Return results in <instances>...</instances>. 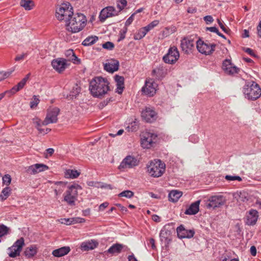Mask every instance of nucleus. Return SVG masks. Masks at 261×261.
Here are the masks:
<instances>
[{
	"label": "nucleus",
	"instance_id": "f257e3e1",
	"mask_svg": "<svg viewBox=\"0 0 261 261\" xmlns=\"http://www.w3.org/2000/svg\"><path fill=\"white\" fill-rule=\"evenodd\" d=\"M109 82L100 76L95 77L90 83L89 90L93 97H100L110 90Z\"/></svg>",
	"mask_w": 261,
	"mask_h": 261
},
{
	"label": "nucleus",
	"instance_id": "f03ea898",
	"mask_svg": "<svg viewBox=\"0 0 261 261\" xmlns=\"http://www.w3.org/2000/svg\"><path fill=\"white\" fill-rule=\"evenodd\" d=\"M87 19L82 13H76L68 21L66 24V29L72 33H77L81 31L85 26Z\"/></svg>",
	"mask_w": 261,
	"mask_h": 261
},
{
	"label": "nucleus",
	"instance_id": "7ed1b4c3",
	"mask_svg": "<svg viewBox=\"0 0 261 261\" xmlns=\"http://www.w3.org/2000/svg\"><path fill=\"white\" fill-rule=\"evenodd\" d=\"M245 97L250 100H255L261 96V88L255 82H248L243 89Z\"/></svg>",
	"mask_w": 261,
	"mask_h": 261
},
{
	"label": "nucleus",
	"instance_id": "20e7f679",
	"mask_svg": "<svg viewBox=\"0 0 261 261\" xmlns=\"http://www.w3.org/2000/svg\"><path fill=\"white\" fill-rule=\"evenodd\" d=\"M166 165L160 160H154L147 165L148 172L151 176L154 177L161 176L165 171Z\"/></svg>",
	"mask_w": 261,
	"mask_h": 261
},
{
	"label": "nucleus",
	"instance_id": "39448f33",
	"mask_svg": "<svg viewBox=\"0 0 261 261\" xmlns=\"http://www.w3.org/2000/svg\"><path fill=\"white\" fill-rule=\"evenodd\" d=\"M73 15V8L68 2L63 3L56 10V16L59 20H65L66 23Z\"/></svg>",
	"mask_w": 261,
	"mask_h": 261
},
{
	"label": "nucleus",
	"instance_id": "423d86ee",
	"mask_svg": "<svg viewBox=\"0 0 261 261\" xmlns=\"http://www.w3.org/2000/svg\"><path fill=\"white\" fill-rule=\"evenodd\" d=\"M81 189V187L77 184L69 186L68 190L64 194V201L69 206H74L78 195L77 190Z\"/></svg>",
	"mask_w": 261,
	"mask_h": 261
},
{
	"label": "nucleus",
	"instance_id": "0eeeda50",
	"mask_svg": "<svg viewBox=\"0 0 261 261\" xmlns=\"http://www.w3.org/2000/svg\"><path fill=\"white\" fill-rule=\"evenodd\" d=\"M59 113L60 109L57 107H50L48 109L46 117L42 122V125H47L50 123H56L58 121V115Z\"/></svg>",
	"mask_w": 261,
	"mask_h": 261
},
{
	"label": "nucleus",
	"instance_id": "6e6552de",
	"mask_svg": "<svg viewBox=\"0 0 261 261\" xmlns=\"http://www.w3.org/2000/svg\"><path fill=\"white\" fill-rule=\"evenodd\" d=\"M196 43V47L199 52L206 55L212 54L215 50L216 46L214 43L211 44L206 41L204 42L201 40H198Z\"/></svg>",
	"mask_w": 261,
	"mask_h": 261
},
{
	"label": "nucleus",
	"instance_id": "1a4fd4ad",
	"mask_svg": "<svg viewBox=\"0 0 261 261\" xmlns=\"http://www.w3.org/2000/svg\"><path fill=\"white\" fill-rule=\"evenodd\" d=\"M179 54L176 47L169 48L168 53L163 57V60L166 63L174 64L179 59Z\"/></svg>",
	"mask_w": 261,
	"mask_h": 261
},
{
	"label": "nucleus",
	"instance_id": "9d476101",
	"mask_svg": "<svg viewBox=\"0 0 261 261\" xmlns=\"http://www.w3.org/2000/svg\"><path fill=\"white\" fill-rule=\"evenodd\" d=\"M24 245V240L23 238L17 240L11 247L8 248L9 256L12 258L19 256Z\"/></svg>",
	"mask_w": 261,
	"mask_h": 261
},
{
	"label": "nucleus",
	"instance_id": "9b49d317",
	"mask_svg": "<svg viewBox=\"0 0 261 261\" xmlns=\"http://www.w3.org/2000/svg\"><path fill=\"white\" fill-rule=\"evenodd\" d=\"M137 159L132 155L126 156L121 162L118 168L121 170H123L127 168H132L138 165Z\"/></svg>",
	"mask_w": 261,
	"mask_h": 261
},
{
	"label": "nucleus",
	"instance_id": "f8f14e48",
	"mask_svg": "<svg viewBox=\"0 0 261 261\" xmlns=\"http://www.w3.org/2000/svg\"><path fill=\"white\" fill-rule=\"evenodd\" d=\"M157 87L158 84L152 79H149L146 81L142 91L145 95L152 96L156 93Z\"/></svg>",
	"mask_w": 261,
	"mask_h": 261
},
{
	"label": "nucleus",
	"instance_id": "ddd939ff",
	"mask_svg": "<svg viewBox=\"0 0 261 261\" xmlns=\"http://www.w3.org/2000/svg\"><path fill=\"white\" fill-rule=\"evenodd\" d=\"M157 135L151 133H145L141 139V144L144 148H149L155 143Z\"/></svg>",
	"mask_w": 261,
	"mask_h": 261
},
{
	"label": "nucleus",
	"instance_id": "4468645a",
	"mask_svg": "<svg viewBox=\"0 0 261 261\" xmlns=\"http://www.w3.org/2000/svg\"><path fill=\"white\" fill-rule=\"evenodd\" d=\"M119 13L114 7L108 6L101 11L99 18L101 22H103L107 18L117 16Z\"/></svg>",
	"mask_w": 261,
	"mask_h": 261
},
{
	"label": "nucleus",
	"instance_id": "2eb2a0df",
	"mask_svg": "<svg viewBox=\"0 0 261 261\" xmlns=\"http://www.w3.org/2000/svg\"><path fill=\"white\" fill-rule=\"evenodd\" d=\"M53 68L59 73L63 72L69 65L67 60L62 58L54 59L51 62Z\"/></svg>",
	"mask_w": 261,
	"mask_h": 261
},
{
	"label": "nucleus",
	"instance_id": "dca6fc26",
	"mask_svg": "<svg viewBox=\"0 0 261 261\" xmlns=\"http://www.w3.org/2000/svg\"><path fill=\"white\" fill-rule=\"evenodd\" d=\"M225 200L221 195L211 196L206 203L207 208H215L219 207L224 204Z\"/></svg>",
	"mask_w": 261,
	"mask_h": 261
},
{
	"label": "nucleus",
	"instance_id": "f3484780",
	"mask_svg": "<svg viewBox=\"0 0 261 261\" xmlns=\"http://www.w3.org/2000/svg\"><path fill=\"white\" fill-rule=\"evenodd\" d=\"M141 116L147 122H151L156 118V113L153 108L146 107L142 111Z\"/></svg>",
	"mask_w": 261,
	"mask_h": 261
},
{
	"label": "nucleus",
	"instance_id": "a211bd4d",
	"mask_svg": "<svg viewBox=\"0 0 261 261\" xmlns=\"http://www.w3.org/2000/svg\"><path fill=\"white\" fill-rule=\"evenodd\" d=\"M222 69L225 72L229 75H233L238 73L240 69L236 66L233 65L230 60H225L222 64Z\"/></svg>",
	"mask_w": 261,
	"mask_h": 261
},
{
	"label": "nucleus",
	"instance_id": "6ab92c4d",
	"mask_svg": "<svg viewBox=\"0 0 261 261\" xmlns=\"http://www.w3.org/2000/svg\"><path fill=\"white\" fill-rule=\"evenodd\" d=\"M48 169V167L43 164H35L29 166L27 169V172L31 174H35L40 172Z\"/></svg>",
	"mask_w": 261,
	"mask_h": 261
},
{
	"label": "nucleus",
	"instance_id": "aec40b11",
	"mask_svg": "<svg viewBox=\"0 0 261 261\" xmlns=\"http://www.w3.org/2000/svg\"><path fill=\"white\" fill-rule=\"evenodd\" d=\"M194 45L193 39L188 37H184L180 42V47L183 51L186 54H189Z\"/></svg>",
	"mask_w": 261,
	"mask_h": 261
},
{
	"label": "nucleus",
	"instance_id": "412c9836",
	"mask_svg": "<svg viewBox=\"0 0 261 261\" xmlns=\"http://www.w3.org/2000/svg\"><path fill=\"white\" fill-rule=\"evenodd\" d=\"M167 73V69L164 64H160L152 71L151 74L155 76L156 79L161 80L164 77Z\"/></svg>",
	"mask_w": 261,
	"mask_h": 261
},
{
	"label": "nucleus",
	"instance_id": "4be33fe9",
	"mask_svg": "<svg viewBox=\"0 0 261 261\" xmlns=\"http://www.w3.org/2000/svg\"><path fill=\"white\" fill-rule=\"evenodd\" d=\"M119 62L115 59H111L104 65V69L109 72L113 73L119 69Z\"/></svg>",
	"mask_w": 261,
	"mask_h": 261
},
{
	"label": "nucleus",
	"instance_id": "5701e85b",
	"mask_svg": "<svg viewBox=\"0 0 261 261\" xmlns=\"http://www.w3.org/2000/svg\"><path fill=\"white\" fill-rule=\"evenodd\" d=\"M177 233L179 238H191L194 234V231L193 230L186 229L182 225H180L177 228Z\"/></svg>",
	"mask_w": 261,
	"mask_h": 261
},
{
	"label": "nucleus",
	"instance_id": "b1692460",
	"mask_svg": "<svg viewBox=\"0 0 261 261\" xmlns=\"http://www.w3.org/2000/svg\"><path fill=\"white\" fill-rule=\"evenodd\" d=\"M30 75V73H28L17 85L14 86L10 91H6V93H11L13 94L22 89L29 80Z\"/></svg>",
	"mask_w": 261,
	"mask_h": 261
},
{
	"label": "nucleus",
	"instance_id": "393cba45",
	"mask_svg": "<svg viewBox=\"0 0 261 261\" xmlns=\"http://www.w3.org/2000/svg\"><path fill=\"white\" fill-rule=\"evenodd\" d=\"M258 212L254 210H251L249 211L247 216L246 224L248 225H254L256 224L258 219Z\"/></svg>",
	"mask_w": 261,
	"mask_h": 261
},
{
	"label": "nucleus",
	"instance_id": "a878e982",
	"mask_svg": "<svg viewBox=\"0 0 261 261\" xmlns=\"http://www.w3.org/2000/svg\"><path fill=\"white\" fill-rule=\"evenodd\" d=\"M200 200H197L192 203L188 208L185 212V214L189 215H194L196 214L199 211V204Z\"/></svg>",
	"mask_w": 261,
	"mask_h": 261
},
{
	"label": "nucleus",
	"instance_id": "bb28decb",
	"mask_svg": "<svg viewBox=\"0 0 261 261\" xmlns=\"http://www.w3.org/2000/svg\"><path fill=\"white\" fill-rule=\"evenodd\" d=\"M98 244V242L96 241H88L82 243L81 245V248L83 251L93 250L97 246Z\"/></svg>",
	"mask_w": 261,
	"mask_h": 261
},
{
	"label": "nucleus",
	"instance_id": "cd10ccee",
	"mask_svg": "<svg viewBox=\"0 0 261 261\" xmlns=\"http://www.w3.org/2000/svg\"><path fill=\"white\" fill-rule=\"evenodd\" d=\"M115 81L116 82V92L118 94H121L124 88V79L122 76L116 75L114 77Z\"/></svg>",
	"mask_w": 261,
	"mask_h": 261
},
{
	"label": "nucleus",
	"instance_id": "c85d7f7f",
	"mask_svg": "<svg viewBox=\"0 0 261 261\" xmlns=\"http://www.w3.org/2000/svg\"><path fill=\"white\" fill-rule=\"evenodd\" d=\"M70 250V249L69 247L65 246L54 250L52 254L56 257H61L66 255Z\"/></svg>",
	"mask_w": 261,
	"mask_h": 261
},
{
	"label": "nucleus",
	"instance_id": "c756f323",
	"mask_svg": "<svg viewBox=\"0 0 261 261\" xmlns=\"http://www.w3.org/2000/svg\"><path fill=\"white\" fill-rule=\"evenodd\" d=\"M123 247V245L122 244H115L113 245L107 251H105V253L119 254L121 252Z\"/></svg>",
	"mask_w": 261,
	"mask_h": 261
},
{
	"label": "nucleus",
	"instance_id": "7c9ffc66",
	"mask_svg": "<svg viewBox=\"0 0 261 261\" xmlns=\"http://www.w3.org/2000/svg\"><path fill=\"white\" fill-rule=\"evenodd\" d=\"M37 252V248L35 245H31L25 248L24 254L28 258L34 256Z\"/></svg>",
	"mask_w": 261,
	"mask_h": 261
},
{
	"label": "nucleus",
	"instance_id": "2f4dec72",
	"mask_svg": "<svg viewBox=\"0 0 261 261\" xmlns=\"http://www.w3.org/2000/svg\"><path fill=\"white\" fill-rule=\"evenodd\" d=\"M182 195V193L179 191L172 190L169 193V200L173 202H176Z\"/></svg>",
	"mask_w": 261,
	"mask_h": 261
},
{
	"label": "nucleus",
	"instance_id": "473e14b6",
	"mask_svg": "<svg viewBox=\"0 0 261 261\" xmlns=\"http://www.w3.org/2000/svg\"><path fill=\"white\" fill-rule=\"evenodd\" d=\"M80 175V172L75 170L68 169L65 172V177L67 178H76Z\"/></svg>",
	"mask_w": 261,
	"mask_h": 261
},
{
	"label": "nucleus",
	"instance_id": "72a5a7b5",
	"mask_svg": "<svg viewBox=\"0 0 261 261\" xmlns=\"http://www.w3.org/2000/svg\"><path fill=\"white\" fill-rule=\"evenodd\" d=\"M20 5L25 10H31L34 7V4L32 0H21Z\"/></svg>",
	"mask_w": 261,
	"mask_h": 261
},
{
	"label": "nucleus",
	"instance_id": "f704fd0d",
	"mask_svg": "<svg viewBox=\"0 0 261 261\" xmlns=\"http://www.w3.org/2000/svg\"><path fill=\"white\" fill-rule=\"evenodd\" d=\"M65 55L68 58V59L67 60V62L72 61L73 63H75V61H79L72 49H68L66 50V51L65 52Z\"/></svg>",
	"mask_w": 261,
	"mask_h": 261
},
{
	"label": "nucleus",
	"instance_id": "c9c22d12",
	"mask_svg": "<svg viewBox=\"0 0 261 261\" xmlns=\"http://www.w3.org/2000/svg\"><path fill=\"white\" fill-rule=\"evenodd\" d=\"M98 39L96 36H91L86 38L82 42L84 46H89L95 43Z\"/></svg>",
	"mask_w": 261,
	"mask_h": 261
},
{
	"label": "nucleus",
	"instance_id": "e433bc0d",
	"mask_svg": "<svg viewBox=\"0 0 261 261\" xmlns=\"http://www.w3.org/2000/svg\"><path fill=\"white\" fill-rule=\"evenodd\" d=\"M170 235V232L166 229H163L161 230L160 236L161 238V240L162 241H165L168 243V242L170 241V239H169V236Z\"/></svg>",
	"mask_w": 261,
	"mask_h": 261
},
{
	"label": "nucleus",
	"instance_id": "4c0bfd02",
	"mask_svg": "<svg viewBox=\"0 0 261 261\" xmlns=\"http://www.w3.org/2000/svg\"><path fill=\"white\" fill-rule=\"evenodd\" d=\"M81 88L78 84H76L72 87V89L70 92V96L72 98H75L76 96L81 92Z\"/></svg>",
	"mask_w": 261,
	"mask_h": 261
},
{
	"label": "nucleus",
	"instance_id": "58836bf2",
	"mask_svg": "<svg viewBox=\"0 0 261 261\" xmlns=\"http://www.w3.org/2000/svg\"><path fill=\"white\" fill-rule=\"evenodd\" d=\"M10 192H11V189L9 187H7L5 188L3 190L2 193L0 195V198H1V200L2 201L6 200L10 195Z\"/></svg>",
	"mask_w": 261,
	"mask_h": 261
},
{
	"label": "nucleus",
	"instance_id": "ea45409f",
	"mask_svg": "<svg viewBox=\"0 0 261 261\" xmlns=\"http://www.w3.org/2000/svg\"><path fill=\"white\" fill-rule=\"evenodd\" d=\"M147 33L144 28L140 29L138 32L135 35L134 39L135 40H140L143 38Z\"/></svg>",
	"mask_w": 261,
	"mask_h": 261
},
{
	"label": "nucleus",
	"instance_id": "a19ab883",
	"mask_svg": "<svg viewBox=\"0 0 261 261\" xmlns=\"http://www.w3.org/2000/svg\"><path fill=\"white\" fill-rule=\"evenodd\" d=\"M117 7L119 9V13L127 5L126 0H117Z\"/></svg>",
	"mask_w": 261,
	"mask_h": 261
},
{
	"label": "nucleus",
	"instance_id": "79ce46f5",
	"mask_svg": "<svg viewBox=\"0 0 261 261\" xmlns=\"http://www.w3.org/2000/svg\"><path fill=\"white\" fill-rule=\"evenodd\" d=\"M61 223L66 224V225H70L72 224H74L77 222L78 221L76 220V219L75 218H68V219H61Z\"/></svg>",
	"mask_w": 261,
	"mask_h": 261
},
{
	"label": "nucleus",
	"instance_id": "37998d69",
	"mask_svg": "<svg viewBox=\"0 0 261 261\" xmlns=\"http://www.w3.org/2000/svg\"><path fill=\"white\" fill-rule=\"evenodd\" d=\"M14 69L8 70L7 71H0V81L8 77L14 71Z\"/></svg>",
	"mask_w": 261,
	"mask_h": 261
},
{
	"label": "nucleus",
	"instance_id": "c03bdc74",
	"mask_svg": "<svg viewBox=\"0 0 261 261\" xmlns=\"http://www.w3.org/2000/svg\"><path fill=\"white\" fill-rule=\"evenodd\" d=\"M39 101H40V100H39V98L37 96L34 95L33 96L32 100L30 102L31 108L34 109V108L36 107L37 106L38 104L39 103Z\"/></svg>",
	"mask_w": 261,
	"mask_h": 261
},
{
	"label": "nucleus",
	"instance_id": "a18cd8bd",
	"mask_svg": "<svg viewBox=\"0 0 261 261\" xmlns=\"http://www.w3.org/2000/svg\"><path fill=\"white\" fill-rule=\"evenodd\" d=\"M133 195L134 193L129 190L124 191L119 194L120 197H125L127 198H131Z\"/></svg>",
	"mask_w": 261,
	"mask_h": 261
},
{
	"label": "nucleus",
	"instance_id": "49530a36",
	"mask_svg": "<svg viewBox=\"0 0 261 261\" xmlns=\"http://www.w3.org/2000/svg\"><path fill=\"white\" fill-rule=\"evenodd\" d=\"M225 179H226L227 180H228V181L237 180L239 181H241L242 180V179L240 176H237V175L232 176V175H227L225 176Z\"/></svg>",
	"mask_w": 261,
	"mask_h": 261
},
{
	"label": "nucleus",
	"instance_id": "de8ad7c7",
	"mask_svg": "<svg viewBox=\"0 0 261 261\" xmlns=\"http://www.w3.org/2000/svg\"><path fill=\"white\" fill-rule=\"evenodd\" d=\"M102 47L105 49L111 50L114 48V44L113 42L108 41L102 44Z\"/></svg>",
	"mask_w": 261,
	"mask_h": 261
},
{
	"label": "nucleus",
	"instance_id": "09e8293b",
	"mask_svg": "<svg viewBox=\"0 0 261 261\" xmlns=\"http://www.w3.org/2000/svg\"><path fill=\"white\" fill-rule=\"evenodd\" d=\"M8 231V228L5 225H0V237H2L6 235Z\"/></svg>",
	"mask_w": 261,
	"mask_h": 261
},
{
	"label": "nucleus",
	"instance_id": "8fccbe9b",
	"mask_svg": "<svg viewBox=\"0 0 261 261\" xmlns=\"http://www.w3.org/2000/svg\"><path fill=\"white\" fill-rule=\"evenodd\" d=\"M11 181V177L9 174H6L3 177V182L4 184L8 186Z\"/></svg>",
	"mask_w": 261,
	"mask_h": 261
},
{
	"label": "nucleus",
	"instance_id": "3c124183",
	"mask_svg": "<svg viewBox=\"0 0 261 261\" xmlns=\"http://www.w3.org/2000/svg\"><path fill=\"white\" fill-rule=\"evenodd\" d=\"M136 14V13H134L132 15L126 20L125 23V27L129 25L134 20V16Z\"/></svg>",
	"mask_w": 261,
	"mask_h": 261
},
{
	"label": "nucleus",
	"instance_id": "603ef678",
	"mask_svg": "<svg viewBox=\"0 0 261 261\" xmlns=\"http://www.w3.org/2000/svg\"><path fill=\"white\" fill-rule=\"evenodd\" d=\"M127 27H125L122 30H121L120 32V38L119 39V41H120L121 40H123V39H124L125 38V34L127 32Z\"/></svg>",
	"mask_w": 261,
	"mask_h": 261
},
{
	"label": "nucleus",
	"instance_id": "864d4df0",
	"mask_svg": "<svg viewBox=\"0 0 261 261\" xmlns=\"http://www.w3.org/2000/svg\"><path fill=\"white\" fill-rule=\"evenodd\" d=\"M28 55L27 53H23L21 55H18L15 58V60L16 61H19L20 60H23L25 57H26Z\"/></svg>",
	"mask_w": 261,
	"mask_h": 261
},
{
	"label": "nucleus",
	"instance_id": "5fc2aeb1",
	"mask_svg": "<svg viewBox=\"0 0 261 261\" xmlns=\"http://www.w3.org/2000/svg\"><path fill=\"white\" fill-rule=\"evenodd\" d=\"M207 24L211 23L214 21L213 17L211 15H207L203 18Z\"/></svg>",
	"mask_w": 261,
	"mask_h": 261
},
{
	"label": "nucleus",
	"instance_id": "6e6d98bb",
	"mask_svg": "<svg viewBox=\"0 0 261 261\" xmlns=\"http://www.w3.org/2000/svg\"><path fill=\"white\" fill-rule=\"evenodd\" d=\"M218 24L221 28V29L226 33H227L228 32V29L225 27L224 25L223 24V22H222L219 19H218Z\"/></svg>",
	"mask_w": 261,
	"mask_h": 261
},
{
	"label": "nucleus",
	"instance_id": "4d7b16f0",
	"mask_svg": "<svg viewBox=\"0 0 261 261\" xmlns=\"http://www.w3.org/2000/svg\"><path fill=\"white\" fill-rule=\"evenodd\" d=\"M239 197L241 200L243 201L248 200V198L246 196V193L245 192H241Z\"/></svg>",
	"mask_w": 261,
	"mask_h": 261
},
{
	"label": "nucleus",
	"instance_id": "13d9d810",
	"mask_svg": "<svg viewBox=\"0 0 261 261\" xmlns=\"http://www.w3.org/2000/svg\"><path fill=\"white\" fill-rule=\"evenodd\" d=\"M206 30L210 31L211 32L216 33L217 34L219 32V30L216 27H207L206 28Z\"/></svg>",
	"mask_w": 261,
	"mask_h": 261
},
{
	"label": "nucleus",
	"instance_id": "bf43d9fd",
	"mask_svg": "<svg viewBox=\"0 0 261 261\" xmlns=\"http://www.w3.org/2000/svg\"><path fill=\"white\" fill-rule=\"evenodd\" d=\"M109 205L107 202H105L101 204L99 206V211H102L105 208H106Z\"/></svg>",
	"mask_w": 261,
	"mask_h": 261
},
{
	"label": "nucleus",
	"instance_id": "052dcab7",
	"mask_svg": "<svg viewBox=\"0 0 261 261\" xmlns=\"http://www.w3.org/2000/svg\"><path fill=\"white\" fill-rule=\"evenodd\" d=\"M250 253L252 256H255L256 254V249L254 246H252L250 249Z\"/></svg>",
	"mask_w": 261,
	"mask_h": 261
},
{
	"label": "nucleus",
	"instance_id": "680f3d73",
	"mask_svg": "<svg viewBox=\"0 0 261 261\" xmlns=\"http://www.w3.org/2000/svg\"><path fill=\"white\" fill-rule=\"evenodd\" d=\"M244 51L248 53L249 55H250V56H254L255 55H254V53L252 49H251V48H245L244 49Z\"/></svg>",
	"mask_w": 261,
	"mask_h": 261
},
{
	"label": "nucleus",
	"instance_id": "e2e57ef3",
	"mask_svg": "<svg viewBox=\"0 0 261 261\" xmlns=\"http://www.w3.org/2000/svg\"><path fill=\"white\" fill-rule=\"evenodd\" d=\"M149 244H150L151 247L153 249H155L156 248V246L155 245V240L151 238L149 239Z\"/></svg>",
	"mask_w": 261,
	"mask_h": 261
},
{
	"label": "nucleus",
	"instance_id": "0e129e2a",
	"mask_svg": "<svg viewBox=\"0 0 261 261\" xmlns=\"http://www.w3.org/2000/svg\"><path fill=\"white\" fill-rule=\"evenodd\" d=\"M116 205L120 208V211L123 213H126L127 211V208L125 207L122 206L121 204H116Z\"/></svg>",
	"mask_w": 261,
	"mask_h": 261
},
{
	"label": "nucleus",
	"instance_id": "69168bd1",
	"mask_svg": "<svg viewBox=\"0 0 261 261\" xmlns=\"http://www.w3.org/2000/svg\"><path fill=\"white\" fill-rule=\"evenodd\" d=\"M257 31L258 36L261 38V23L259 22L257 27Z\"/></svg>",
	"mask_w": 261,
	"mask_h": 261
},
{
	"label": "nucleus",
	"instance_id": "338daca9",
	"mask_svg": "<svg viewBox=\"0 0 261 261\" xmlns=\"http://www.w3.org/2000/svg\"><path fill=\"white\" fill-rule=\"evenodd\" d=\"M128 259V261H138L133 254L129 255Z\"/></svg>",
	"mask_w": 261,
	"mask_h": 261
},
{
	"label": "nucleus",
	"instance_id": "774afa93",
	"mask_svg": "<svg viewBox=\"0 0 261 261\" xmlns=\"http://www.w3.org/2000/svg\"><path fill=\"white\" fill-rule=\"evenodd\" d=\"M145 30L147 31V32H149L150 30L152 29L153 28L152 27V25L149 23L147 26L143 27Z\"/></svg>",
	"mask_w": 261,
	"mask_h": 261
}]
</instances>
